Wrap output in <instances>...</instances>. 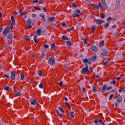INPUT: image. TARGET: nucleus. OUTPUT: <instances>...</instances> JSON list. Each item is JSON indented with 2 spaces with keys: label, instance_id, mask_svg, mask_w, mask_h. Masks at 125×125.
Here are the masks:
<instances>
[{
  "label": "nucleus",
  "instance_id": "1",
  "mask_svg": "<svg viewBox=\"0 0 125 125\" xmlns=\"http://www.w3.org/2000/svg\"><path fill=\"white\" fill-rule=\"evenodd\" d=\"M82 13L81 11L79 10H76L74 14H73V17H80L82 15Z\"/></svg>",
  "mask_w": 125,
  "mask_h": 125
},
{
  "label": "nucleus",
  "instance_id": "2",
  "mask_svg": "<svg viewBox=\"0 0 125 125\" xmlns=\"http://www.w3.org/2000/svg\"><path fill=\"white\" fill-rule=\"evenodd\" d=\"M89 70H88V66H87V64H86V67H84L82 70V74H84L88 73Z\"/></svg>",
  "mask_w": 125,
  "mask_h": 125
},
{
  "label": "nucleus",
  "instance_id": "3",
  "mask_svg": "<svg viewBox=\"0 0 125 125\" xmlns=\"http://www.w3.org/2000/svg\"><path fill=\"white\" fill-rule=\"evenodd\" d=\"M9 32H10V28H9V27H6L4 29L3 34H4V36H6Z\"/></svg>",
  "mask_w": 125,
  "mask_h": 125
},
{
  "label": "nucleus",
  "instance_id": "4",
  "mask_svg": "<svg viewBox=\"0 0 125 125\" xmlns=\"http://www.w3.org/2000/svg\"><path fill=\"white\" fill-rule=\"evenodd\" d=\"M48 62L50 65H54V64H55V60H54V59L49 58Z\"/></svg>",
  "mask_w": 125,
  "mask_h": 125
},
{
  "label": "nucleus",
  "instance_id": "5",
  "mask_svg": "<svg viewBox=\"0 0 125 125\" xmlns=\"http://www.w3.org/2000/svg\"><path fill=\"white\" fill-rule=\"evenodd\" d=\"M108 53V51L105 50L104 51V52L102 53L100 55V57L101 58H104V57L106 56V55H107V54Z\"/></svg>",
  "mask_w": 125,
  "mask_h": 125
},
{
  "label": "nucleus",
  "instance_id": "6",
  "mask_svg": "<svg viewBox=\"0 0 125 125\" xmlns=\"http://www.w3.org/2000/svg\"><path fill=\"white\" fill-rule=\"evenodd\" d=\"M27 29H31L32 28V21L31 20H28L27 21Z\"/></svg>",
  "mask_w": 125,
  "mask_h": 125
},
{
  "label": "nucleus",
  "instance_id": "7",
  "mask_svg": "<svg viewBox=\"0 0 125 125\" xmlns=\"http://www.w3.org/2000/svg\"><path fill=\"white\" fill-rule=\"evenodd\" d=\"M90 49L92 50V51H94L95 52H96L98 50V48L95 45H92L90 47Z\"/></svg>",
  "mask_w": 125,
  "mask_h": 125
},
{
  "label": "nucleus",
  "instance_id": "8",
  "mask_svg": "<svg viewBox=\"0 0 125 125\" xmlns=\"http://www.w3.org/2000/svg\"><path fill=\"white\" fill-rule=\"evenodd\" d=\"M30 102L32 105H35V104H36V105H39V103L37 102V101H36V99H35L31 100Z\"/></svg>",
  "mask_w": 125,
  "mask_h": 125
},
{
  "label": "nucleus",
  "instance_id": "9",
  "mask_svg": "<svg viewBox=\"0 0 125 125\" xmlns=\"http://www.w3.org/2000/svg\"><path fill=\"white\" fill-rule=\"evenodd\" d=\"M96 23L98 25H101L102 23H104V20H96Z\"/></svg>",
  "mask_w": 125,
  "mask_h": 125
},
{
  "label": "nucleus",
  "instance_id": "10",
  "mask_svg": "<svg viewBox=\"0 0 125 125\" xmlns=\"http://www.w3.org/2000/svg\"><path fill=\"white\" fill-rule=\"evenodd\" d=\"M11 80H14L15 79V73L13 71H12L11 73Z\"/></svg>",
  "mask_w": 125,
  "mask_h": 125
},
{
  "label": "nucleus",
  "instance_id": "11",
  "mask_svg": "<svg viewBox=\"0 0 125 125\" xmlns=\"http://www.w3.org/2000/svg\"><path fill=\"white\" fill-rule=\"evenodd\" d=\"M102 3L103 7H104V8H107V5L106 4V2L105 1V0H102Z\"/></svg>",
  "mask_w": 125,
  "mask_h": 125
},
{
  "label": "nucleus",
  "instance_id": "12",
  "mask_svg": "<svg viewBox=\"0 0 125 125\" xmlns=\"http://www.w3.org/2000/svg\"><path fill=\"white\" fill-rule=\"evenodd\" d=\"M40 17H41V18H42V19L43 20V22H45V17L44 16V14H41L40 15Z\"/></svg>",
  "mask_w": 125,
  "mask_h": 125
},
{
  "label": "nucleus",
  "instance_id": "13",
  "mask_svg": "<svg viewBox=\"0 0 125 125\" xmlns=\"http://www.w3.org/2000/svg\"><path fill=\"white\" fill-rule=\"evenodd\" d=\"M11 21H12V25H15V18L14 16H12L11 18Z\"/></svg>",
  "mask_w": 125,
  "mask_h": 125
},
{
  "label": "nucleus",
  "instance_id": "14",
  "mask_svg": "<svg viewBox=\"0 0 125 125\" xmlns=\"http://www.w3.org/2000/svg\"><path fill=\"white\" fill-rule=\"evenodd\" d=\"M123 100V98L122 97H119L117 99V102L118 103H120V102H122V101Z\"/></svg>",
  "mask_w": 125,
  "mask_h": 125
},
{
  "label": "nucleus",
  "instance_id": "15",
  "mask_svg": "<svg viewBox=\"0 0 125 125\" xmlns=\"http://www.w3.org/2000/svg\"><path fill=\"white\" fill-rule=\"evenodd\" d=\"M42 34V29H39L37 31V34L38 35V36H41Z\"/></svg>",
  "mask_w": 125,
  "mask_h": 125
},
{
  "label": "nucleus",
  "instance_id": "16",
  "mask_svg": "<svg viewBox=\"0 0 125 125\" xmlns=\"http://www.w3.org/2000/svg\"><path fill=\"white\" fill-rule=\"evenodd\" d=\"M7 39H12V33H10L9 34V35L7 36Z\"/></svg>",
  "mask_w": 125,
  "mask_h": 125
},
{
  "label": "nucleus",
  "instance_id": "17",
  "mask_svg": "<svg viewBox=\"0 0 125 125\" xmlns=\"http://www.w3.org/2000/svg\"><path fill=\"white\" fill-rule=\"evenodd\" d=\"M38 38V36L35 35L34 37V41L36 43H37L38 41H37V39Z\"/></svg>",
  "mask_w": 125,
  "mask_h": 125
},
{
  "label": "nucleus",
  "instance_id": "18",
  "mask_svg": "<svg viewBox=\"0 0 125 125\" xmlns=\"http://www.w3.org/2000/svg\"><path fill=\"white\" fill-rule=\"evenodd\" d=\"M49 46H48V45H47V44H45V45H44V47H42V50H44V47H45V48H48Z\"/></svg>",
  "mask_w": 125,
  "mask_h": 125
},
{
  "label": "nucleus",
  "instance_id": "19",
  "mask_svg": "<svg viewBox=\"0 0 125 125\" xmlns=\"http://www.w3.org/2000/svg\"><path fill=\"white\" fill-rule=\"evenodd\" d=\"M54 48H55V44L53 43V44H51V49L52 50H53V49H54Z\"/></svg>",
  "mask_w": 125,
  "mask_h": 125
},
{
  "label": "nucleus",
  "instance_id": "20",
  "mask_svg": "<svg viewBox=\"0 0 125 125\" xmlns=\"http://www.w3.org/2000/svg\"><path fill=\"white\" fill-rule=\"evenodd\" d=\"M92 5L93 7L96 8V9H98L99 8V6L96 4H92Z\"/></svg>",
  "mask_w": 125,
  "mask_h": 125
},
{
  "label": "nucleus",
  "instance_id": "21",
  "mask_svg": "<svg viewBox=\"0 0 125 125\" xmlns=\"http://www.w3.org/2000/svg\"><path fill=\"white\" fill-rule=\"evenodd\" d=\"M55 19V17H50L49 18V21L51 22L52 21H53Z\"/></svg>",
  "mask_w": 125,
  "mask_h": 125
},
{
  "label": "nucleus",
  "instance_id": "22",
  "mask_svg": "<svg viewBox=\"0 0 125 125\" xmlns=\"http://www.w3.org/2000/svg\"><path fill=\"white\" fill-rule=\"evenodd\" d=\"M38 75L40 76V77H42V72L41 71H38Z\"/></svg>",
  "mask_w": 125,
  "mask_h": 125
},
{
  "label": "nucleus",
  "instance_id": "23",
  "mask_svg": "<svg viewBox=\"0 0 125 125\" xmlns=\"http://www.w3.org/2000/svg\"><path fill=\"white\" fill-rule=\"evenodd\" d=\"M82 41H83V42H84V44H86L87 43V39H84L83 38H82Z\"/></svg>",
  "mask_w": 125,
  "mask_h": 125
},
{
  "label": "nucleus",
  "instance_id": "24",
  "mask_svg": "<svg viewBox=\"0 0 125 125\" xmlns=\"http://www.w3.org/2000/svg\"><path fill=\"white\" fill-rule=\"evenodd\" d=\"M100 46H103L104 45V41H101L100 43Z\"/></svg>",
  "mask_w": 125,
  "mask_h": 125
},
{
  "label": "nucleus",
  "instance_id": "25",
  "mask_svg": "<svg viewBox=\"0 0 125 125\" xmlns=\"http://www.w3.org/2000/svg\"><path fill=\"white\" fill-rule=\"evenodd\" d=\"M39 87L40 88H42L43 87V84L40 83L39 85Z\"/></svg>",
  "mask_w": 125,
  "mask_h": 125
},
{
  "label": "nucleus",
  "instance_id": "26",
  "mask_svg": "<svg viewBox=\"0 0 125 125\" xmlns=\"http://www.w3.org/2000/svg\"><path fill=\"white\" fill-rule=\"evenodd\" d=\"M62 40H63V41H66V40H68V38H67L66 37V36H62Z\"/></svg>",
  "mask_w": 125,
  "mask_h": 125
},
{
  "label": "nucleus",
  "instance_id": "27",
  "mask_svg": "<svg viewBox=\"0 0 125 125\" xmlns=\"http://www.w3.org/2000/svg\"><path fill=\"white\" fill-rule=\"evenodd\" d=\"M109 26V22H106L105 24H104V27L105 29L108 28V26Z\"/></svg>",
  "mask_w": 125,
  "mask_h": 125
},
{
  "label": "nucleus",
  "instance_id": "28",
  "mask_svg": "<svg viewBox=\"0 0 125 125\" xmlns=\"http://www.w3.org/2000/svg\"><path fill=\"white\" fill-rule=\"evenodd\" d=\"M72 44L71 43V42H69V41H67L66 42V45L67 46H70V45H71Z\"/></svg>",
  "mask_w": 125,
  "mask_h": 125
},
{
  "label": "nucleus",
  "instance_id": "29",
  "mask_svg": "<svg viewBox=\"0 0 125 125\" xmlns=\"http://www.w3.org/2000/svg\"><path fill=\"white\" fill-rule=\"evenodd\" d=\"M91 28L92 31H94V30H96V26L95 25H93Z\"/></svg>",
  "mask_w": 125,
  "mask_h": 125
},
{
  "label": "nucleus",
  "instance_id": "30",
  "mask_svg": "<svg viewBox=\"0 0 125 125\" xmlns=\"http://www.w3.org/2000/svg\"><path fill=\"white\" fill-rule=\"evenodd\" d=\"M74 30V27H71L70 28H68L67 29L68 32H71V31H73Z\"/></svg>",
  "mask_w": 125,
  "mask_h": 125
},
{
  "label": "nucleus",
  "instance_id": "31",
  "mask_svg": "<svg viewBox=\"0 0 125 125\" xmlns=\"http://www.w3.org/2000/svg\"><path fill=\"white\" fill-rule=\"evenodd\" d=\"M102 89H103V90H105V89H107V86H106V85H104L102 87Z\"/></svg>",
  "mask_w": 125,
  "mask_h": 125
},
{
  "label": "nucleus",
  "instance_id": "32",
  "mask_svg": "<svg viewBox=\"0 0 125 125\" xmlns=\"http://www.w3.org/2000/svg\"><path fill=\"white\" fill-rule=\"evenodd\" d=\"M34 9H36V10H41V8L38 6H35Z\"/></svg>",
  "mask_w": 125,
  "mask_h": 125
},
{
  "label": "nucleus",
  "instance_id": "33",
  "mask_svg": "<svg viewBox=\"0 0 125 125\" xmlns=\"http://www.w3.org/2000/svg\"><path fill=\"white\" fill-rule=\"evenodd\" d=\"M83 63H88V59H85L83 61Z\"/></svg>",
  "mask_w": 125,
  "mask_h": 125
},
{
  "label": "nucleus",
  "instance_id": "34",
  "mask_svg": "<svg viewBox=\"0 0 125 125\" xmlns=\"http://www.w3.org/2000/svg\"><path fill=\"white\" fill-rule=\"evenodd\" d=\"M70 116L71 117L73 118V119H74V112H70Z\"/></svg>",
  "mask_w": 125,
  "mask_h": 125
},
{
  "label": "nucleus",
  "instance_id": "35",
  "mask_svg": "<svg viewBox=\"0 0 125 125\" xmlns=\"http://www.w3.org/2000/svg\"><path fill=\"white\" fill-rule=\"evenodd\" d=\"M44 56H45V54H44V53H42L41 55V58H44Z\"/></svg>",
  "mask_w": 125,
  "mask_h": 125
},
{
  "label": "nucleus",
  "instance_id": "36",
  "mask_svg": "<svg viewBox=\"0 0 125 125\" xmlns=\"http://www.w3.org/2000/svg\"><path fill=\"white\" fill-rule=\"evenodd\" d=\"M32 16L33 18H36V17H37V14L32 13Z\"/></svg>",
  "mask_w": 125,
  "mask_h": 125
},
{
  "label": "nucleus",
  "instance_id": "37",
  "mask_svg": "<svg viewBox=\"0 0 125 125\" xmlns=\"http://www.w3.org/2000/svg\"><path fill=\"white\" fill-rule=\"evenodd\" d=\"M25 40H26V41H28V42H30V41H31L30 40V37H28V36H26L25 37Z\"/></svg>",
  "mask_w": 125,
  "mask_h": 125
},
{
  "label": "nucleus",
  "instance_id": "38",
  "mask_svg": "<svg viewBox=\"0 0 125 125\" xmlns=\"http://www.w3.org/2000/svg\"><path fill=\"white\" fill-rule=\"evenodd\" d=\"M101 17L103 19V18H104L105 17V14H101Z\"/></svg>",
  "mask_w": 125,
  "mask_h": 125
},
{
  "label": "nucleus",
  "instance_id": "39",
  "mask_svg": "<svg viewBox=\"0 0 125 125\" xmlns=\"http://www.w3.org/2000/svg\"><path fill=\"white\" fill-rule=\"evenodd\" d=\"M21 80L23 81V80H24V78L25 77V76H24V75L21 74Z\"/></svg>",
  "mask_w": 125,
  "mask_h": 125
},
{
  "label": "nucleus",
  "instance_id": "40",
  "mask_svg": "<svg viewBox=\"0 0 125 125\" xmlns=\"http://www.w3.org/2000/svg\"><path fill=\"white\" fill-rule=\"evenodd\" d=\"M17 95H18V96H21L22 95V94H21V93L20 92H17Z\"/></svg>",
  "mask_w": 125,
  "mask_h": 125
},
{
  "label": "nucleus",
  "instance_id": "41",
  "mask_svg": "<svg viewBox=\"0 0 125 125\" xmlns=\"http://www.w3.org/2000/svg\"><path fill=\"white\" fill-rule=\"evenodd\" d=\"M113 97H114V95H111L109 98V100H111Z\"/></svg>",
  "mask_w": 125,
  "mask_h": 125
},
{
  "label": "nucleus",
  "instance_id": "42",
  "mask_svg": "<svg viewBox=\"0 0 125 125\" xmlns=\"http://www.w3.org/2000/svg\"><path fill=\"white\" fill-rule=\"evenodd\" d=\"M56 113L60 117V118H62V115H61V114H60V113H59V111L57 110Z\"/></svg>",
  "mask_w": 125,
  "mask_h": 125
},
{
  "label": "nucleus",
  "instance_id": "43",
  "mask_svg": "<svg viewBox=\"0 0 125 125\" xmlns=\"http://www.w3.org/2000/svg\"><path fill=\"white\" fill-rule=\"evenodd\" d=\"M9 89V87L5 86L4 87V90H8Z\"/></svg>",
  "mask_w": 125,
  "mask_h": 125
},
{
  "label": "nucleus",
  "instance_id": "44",
  "mask_svg": "<svg viewBox=\"0 0 125 125\" xmlns=\"http://www.w3.org/2000/svg\"><path fill=\"white\" fill-rule=\"evenodd\" d=\"M108 63H109V61H106L104 62H103V65H106V64H108Z\"/></svg>",
  "mask_w": 125,
  "mask_h": 125
},
{
  "label": "nucleus",
  "instance_id": "45",
  "mask_svg": "<svg viewBox=\"0 0 125 125\" xmlns=\"http://www.w3.org/2000/svg\"><path fill=\"white\" fill-rule=\"evenodd\" d=\"M72 6L73 7H77V4H76V3H73L72 4Z\"/></svg>",
  "mask_w": 125,
  "mask_h": 125
},
{
  "label": "nucleus",
  "instance_id": "46",
  "mask_svg": "<svg viewBox=\"0 0 125 125\" xmlns=\"http://www.w3.org/2000/svg\"><path fill=\"white\" fill-rule=\"evenodd\" d=\"M20 15H21V16H23V15H25V13L21 11H20Z\"/></svg>",
  "mask_w": 125,
  "mask_h": 125
},
{
  "label": "nucleus",
  "instance_id": "47",
  "mask_svg": "<svg viewBox=\"0 0 125 125\" xmlns=\"http://www.w3.org/2000/svg\"><path fill=\"white\" fill-rule=\"evenodd\" d=\"M110 83L111 84H115V83H116V81H111V82H110Z\"/></svg>",
  "mask_w": 125,
  "mask_h": 125
},
{
  "label": "nucleus",
  "instance_id": "48",
  "mask_svg": "<svg viewBox=\"0 0 125 125\" xmlns=\"http://www.w3.org/2000/svg\"><path fill=\"white\" fill-rule=\"evenodd\" d=\"M96 90H97L96 87H94L93 88V91L94 92H96Z\"/></svg>",
  "mask_w": 125,
  "mask_h": 125
},
{
  "label": "nucleus",
  "instance_id": "49",
  "mask_svg": "<svg viewBox=\"0 0 125 125\" xmlns=\"http://www.w3.org/2000/svg\"><path fill=\"white\" fill-rule=\"evenodd\" d=\"M65 103H66L67 107L68 108H70L71 107V106H70V104H68V103L66 102Z\"/></svg>",
  "mask_w": 125,
  "mask_h": 125
},
{
  "label": "nucleus",
  "instance_id": "50",
  "mask_svg": "<svg viewBox=\"0 0 125 125\" xmlns=\"http://www.w3.org/2000/svg\"><path fill=\"white\" fill-rule=\"evenodd\" d=\"M99 123H100L102 125H105L104 123H103L102 121H101V120H99Z\"/></svg>",
  "mask_w": 125,
  "mask_h": 125
},
{
  "label": "nucleus",
  "instance_id": "51",
  "mask_svg": "<svg viewBox=\"0 0 125 125\" xmlns=\"http://www.w3.org/2000/svg\"><path fill=\"white\" fill-rule=\"evenodd\" d=\"M59 84L60 85V86H62V85H63V83L61 81L59 83Z\"/></svg>",
  "mask_w": 125,
  "mask_h": 125
},
{
  "label": "nucleus",
  "instance_id": "52",
  "mask_svg": "<svg viewBox=\"0 0 125 125\" xmlns=\"http://www.w3.org/2000/svg\"><path fill=\"white\" fill-rule=\"evenodd\" d=\"M59 110H60V111H62V113H64V111H63V109H62V108L59 107Z\"/></svg>",
  "mask_w": 125,
  "mask_h": 125
},
{
  "label": "nucleus",
  "instance_id": "53",
  "mask_svg": "<svg viewBox=\"0 0 125 125\" xmlns=\"http://www.w3.org/2000/svg\"><path fill=\"white\" fill-rule=\"evenodd\" d=\"M34 82H35V80L31 79L30 82V83H34Z\"/></svg>",
  "mask_w": 125,
  "mask_h": 125
},
{
  "label": "nucleus",
  "instance_id": "54",
  "mask_svg": "<svg viewBox=\"0 0 125 125\" xmlns=\"http://www.w3.org/2000/svg\"><path fill=\"white\" fill-rule=\"evenodd\" d=\"M96 59V56H95L92 58V60H95Z\"/></svg>",
  "mask_w": 125,
  "mask_h": 125
},
{
  "label": "nucleus",
  "instance_id": "55",
  "mask_svg": "<svg viewBox=\"0 0 125 125\" xmlns=\"http://www.w3.org/2000/svg\"><path fill=\"white\" fill-rule=\"evenodd\" d=\"M39 2H40V3H43L44 1L43 0H39Z\"/></svg>",
  "mask_w": 125,
  "mask_h": 125
},
{
  "label": "nucleus",
  "instance_id": "56",
  "mask_svg": "<svg viewBox=\"0 0 125 125\" xmlns=\"http://www.w3.org/2000/svg\"><path fill=\"white\" fill-rule=\"evenodd\" d=\"M107 21H111V17H109L108 18H107L106 19Z\"/></svg>",
  "mask_w": 125,
  "mask_h": 125
},
{
  "label": "nucleus",
  "instance_id": "57",
  "mask_svg": "<svg viewBox=\"0 0 125 125\" xmlns=\"http://www.w3.org/2000/svg\"><path fill=\"white\" fill-rule=\"evenodd\" d=\"M33 2H34V3H36L37 2H39V1L38 0H33Z\"/></svg>",
  "mask_w": 125,
  "mask_h": 125
},
{
  "label": "nucleus",
  "instance_id": "58",
  "mask_svg": "<svg viewBox=\"0 0 125 125\" xmlns=\"http://www.w3.org/2000/svg\"><path fill=\"white\" fill-rule=\"evenodd\" d=\"M110 89H112V87L109 86L107 87V90H110Z\"/></svg>",
  "mask_w": 125,
  "mask_h": 125
},
{
  "label": "nucleus",
  "instance_id": "59",
  "mask_svg": "<svg viewBox=\"0 0 125 125\" xmlns=\"http://www.w3.org/2000/svg\"><path fill=\"white\" fill-rule=\"evenodd\" d=\"M99 6H100V7H101V8H102V5L101 4V3H99Z\"/></svg>",
  "mask_w": 125,
  "mask_h": 125
},
{
  "label": "nucleus",
  "instance_id": "60",
  "mask_svg": "<svg viewBox=\"0 0 125 125\" xmlns=\"http://www.w3.org/2000/svg\"><path fill=\"white\" fill-rule=\"evenodd\" d=\"M11 30H12V29H13V24H12V23H11V27H10Z\"/></svg>",
  "mask_w": 125,
  "mask_h": 125
},
{
  "label": "nucleus",
  "instance_id": "61",
  "mask_svg": "<svg viewBox=\"0 0 125 125\" xmlns=\"http://www.w3.org/2000/svg\"><path fill=\"white\" fill-rule=\"evenodd\" d=\"M5 77H6V78H7V79H9V76H8V75L5 74Z\"/></svg>",
  "mask_w": 125,
  "mask_h": 125
},
{
  "label": "nucleus",
  "instance_id": "62",
  "mask_svg": "<svg viewBox=\"0 0 125 125\" xmlns=\"http://www.w3.org/2000/svg\"><path fill=\"white\" fill-rule=\"evenodd\" d=\"M62 26H66V23L63 22L62 23Z\"/></svg>",
  "mask_w": 125,
  "mask_h": 125
},
{
  "label": "nucleus",
  "instance_id": "63",
  "mask_svg": "<svg viewBox=\"0 0 125 125\" xmlns=\"http://www.w3.org/2000/svg\"><path fill=\"white\" fill-rule=\"evenodd\" d=\"M95 124H98V123H100V122H99V121H98L97 120H95Z\"/></svg>",
  "mask_w": 125,
  "mask_h": 125
},
{
  "label": "nucleus",
  "instance_id": "64",
  "mask_svg": "<svg viewBox=\"0 0 125 125\" xmlns=\"http://www.w3.org/2000/svg\"><path fill=\"white\" fill-rule=\"evenodd\" d=\"M42 9L43 11H44V12H46V10L45 9V8H43Z\"/></svg>",
  "mask_w": 125,
  "mask_h": 125
}]
</instances>
